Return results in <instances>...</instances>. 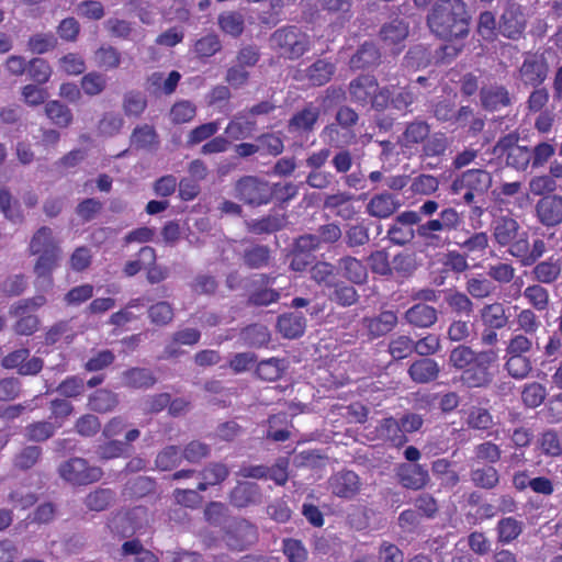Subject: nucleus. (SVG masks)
Listing matches in <instances>:
<instances>
[{
	"label": "nucleus",
	"mask_w": 562,
	"mask_h": 562,
	"mask_svg": "<svg viewBox=\"0 0 562 562\" xmlns=\"http://www.w3.org/2000/svg\"><path fill=\"white\" fill-rule=\"evenodd\" d=\"M27 251L30 256L36 257L33 266L35 289L50 291L54 286L53 273L63 258V250L54 231L48 226L36 229L30 239Z\"/></svg>",
	"instance_id": "1"
},
{
	"label": "nucleus",
	"mask_w": 562,
	"mask_h": 562,
	"mask_svg": "<svg viewBox=\"0 0 562 562\" xmlns=\"http://www.w3.org/2000/svg\"><path fill=\"white\" fill-rule=\"evenodd\" d=\"M430 31L443 40L464 38L469 34L470 14L463 0H436L428 15Z\"/></svg>",
	"instance_id": "2"
},
{
	"label": "nucleus",
	"mask_w": 562,
	"mask_h": 562,
	"mask_svg": "<svg viewBox=\"0 0 562 562\" xmlns=\"http://www.w3.org/2000/svg\"><path fill=\"white\" fill-rule=\"evenodd\" d=\"M397 145L403 153L420 150L419 157L426 159L445 155L449 139L442 133L431 134L430 124L417 117L404 124L403 132L397 137Z\"/></svg>",
	"instance_id": "3"
},
{
	"label": "nucleus",
	"mask_w": 562,
	"mask_h": 562,
	"mask_svg": "<svg viewBox=\"0 0 562 562\" xmlns=\"http://www.w3.org/2000/svg\"><path fill=\"white\" fill-rule=\"evenodd\" d=\"M419 94L417 87L413 83L405 87H397L391 83L379 90L378 94L373 98L372 109L384 111L391 106L400 112L412 113V105L418 100Z\"/></svg>",
	"instance_id": "4"
},
{
	"label": "nucleus",
	"mask_w": 562,
	"mask_h": 562,
	"mask_svg": "<svg viewBox=\"0 0 562 562\" xmlns=\"http://www.w3.org/2000/svg\"><path fill=\"white\" fill-rule=\"evenodd\" d=\"M236 200L251 207L267 205L273 198L271 184L258 176H243L233 184Z\"/></svg>",
	"instance_id": "5"
},
{
	"label": "nucleus",
	"mask_w": 562,
	"mask_h": 562,
	"mask_svg": "<svg viewBox=\"0 0 562 562\" xmlns=\"http://www.w3.org/2000/svg\"><path fill=\"white\" fill-rule=\"evenodd\" d=\"M462 224L460 213L453 207L441 210L438 217L430 218L424 223H419L416 232L427 246H440L443 239L439 235L441 232H451L459 228Z\"/></svg>",
	"instance_id": "6"
},
{
	"label": "nucleus",
	"mask_w": 562,
	"mask_h": 562,
	"mask_svg": "<svg viewBox=\"0 0 562 562\" xmlns=\"http://www.w3.org/2000/svg\"><path fill=\"white\" fill-rule=\"evenodd\" d=\"M258 539V528L245 518H234L222 530L225 547L234 552L248 550L257 543Z\"/></svg>",
	"instance_id": "7"
},
{
	"label": "nucleus",
	"mask_w": 562,
	"mask_h": 562,
	"mask_svg": "<svg viewBox=\"0 0 562 562\" xmlns=\"http://www.w3.org/2000/svg\"><path fill=\"white\" fill-rule=\"evenodd\" d=\"M271 43L281 56L289 59L301 57L311 45L310 36L295 26L277 30L271 35Z\"/></svg>",
	"instance_id": "8"
},
{
	"label": "nucleus",
	"mask_w": 562,
	"mask_h": 562,
	"mask_svg": "<svg viewBox=\"0 0 562 562\" xmlns=\"http://www.w3.org/2000/svg\"><path fill=\"white\" fill-rule=\"evenodd\" d=\"M498 360L495 350H481L474 360L461 373V381L468 387H486L493 380L491 367Z\"/></svg>",
	"instance_id": "9"
},
{
	"label": "nucleus",
	"mask_w": 562,
	"mask_h": 562,
	"mask_svg": "<svg viewBox=\"0 0 562 562\" xmlns=\"http://www.w3.org/2000/svg\"><path fill=\"white\" fill-rule=\"evenodd\" d=\"M58 473L65 481L76 485L98 482L103 475L101 468L90 465L86 459L79 457L63 462L58 468Z\"/></svg>",
	"instance_id": "10"
},
{
	"label": "nucleus",
	"mask_w": 562,
	"mask_h": 562,
	"mask_svg": "<svg viewBox=\"0 0 562 562\" xmlns=\"http://www.w3.org/2000/svg\"><path fill=\"white\" fill-rule=\"evenodd\" d=\"M549 74V64L543 54H527L517 70V79L525 86L540 87Z\"/></svg>",
	"instance_id": "11"
},
{
	"label": "nucleus",
	"mask_w": 562,
	"mask_h": 562,
	"mask_svg": "<svg viewBox=\"0 0 562 562\" xmlns=\"http://www.w3.org/2000/svg\"><path fill=\"white\" fill-rule=\"evenodd\" d=\"M420 223V217L415 211H405L398 214L387 229L391 243L398 246L409 244L417 235L414 225Z\"/></svg>",
	"instance_id": "12"
},
{
	"label": "nucleus",
	"mask_w": 562,
	"mask_h": 562,
	"mask_svg": "<svg viewBox=\"0 0 562 562\" xmlns=\"http://www.w3.org/2000/svg\"><path fill=\"white\" fill-rule=\"evenodd\" d=\"M327 485L333 495L342 499L355 498L362 488L361 479L351 470L335 472L328 479Z\"/></svg>",
	"instance_id": "13"
},
{
	"label": "nucleus",
	"mask_w": 562,
	"mask_h": 562,
	"mask_svg": "<svg viewBox=\"0 0 562 562\" xmlns=\"http://www.w3.org/2000/svg\"><path fill=\"white\" fill-rule=\"evenodd\" d=\"M526 26V20L521 12L520 5L516 2H509L498 23L499 32L508 38H518Z\"/></svg>",
	"instance_id": "14"
},
{
	"label": "nucleus",
	"mask_w": 562,
	"mask_h": 562,
	"mask_svg": "<svg viewBox=\"0 0 562 562\" xmlns=\"http://www.w3.org/2000/svg\"><path fill=\"white\" fill-rule=\"evenodd\" d=\"M396 476L405 488L417 491L424 488L430 481L428 470L419 463H402L396 469Z\"/></svg>",
	"instance_id": "15"
},
{
	"label": "nucleus",
	"mask_w": 562,
	"mask_h": 562,
	"mask_svg": "<svg viewBox=\"0 0 562 562\" xmlns=\"http://www.w3.org/2000/svg\"><path fill=\"white\" fill-rule=\"evenodd\" d=\"M380 89L375 77L370 75L358 76L348 87L351 101L360 105H367L369 102L372 104Z\"/></svg>",
	"instance_id": "16"
},
{
	"label": "nucleus",
	"mask_w": 562,
	"mask_h": 562,
	"mask_svg": "<svg viewBox=\"0 0 562 562\" xmlns=\"http://www.w3.org/2000/svg\"><path fill=\"white\" fill-rule=\"evenodd\" d=\"M538 221L547 226L553 227L562 222V195H547L536 204Z\"/></svg>",
	"instance_id": "17"
},
{
	"label": "nucleus",
	"mask_w": 562,
	"mask_h": 562,
	"mask_svg": "<svg viewBox=\"0 0 562 562\" xmlns=\"http://www.w3.org/2000/svg\"><path fill=\"white\" fill-rule=\"evenodd\" d=\"M491 231L495 244L499 247H506L522 232L520 224L509 214L494 217Z\"/></svg>",
	"instance_id": "18"
},
{
	"label": "nucleus",
	"mask_w": 562,
	"mask_h": 562,
	"mask_svg": "<svg viewBox=\"0 0 562 562\" xmlns=\"http://www.w3.org/2000/svg\"><path fill=\"white\" fill-rule=\"evenodd\" d=\"M404 321L414 328L427 329L438 321V311L425 303H416L404 313Z\"/></svg>",
	"instance_id": "19"
},
{
	"label": "nucleus",
	"mask_w": 562,
	"mask_h": 562,
	"mask_svg": "<svg viewBox=\"0 0 562 562\" xmlns=\"http://www.w3.org/2000/svg\"><path fill=\"white\" fill-rule=\"evenodd\" d=\"M480 319L486 328L503 329L509 323L508 308L502 302L484 304L479 311Z\"/></svg>",
	"instance_id": "20"
},
{
	"label": "nucleus",
	"mask_w": 562,
	"mask_h": 562,
	"mask_svg": "<svg viewBox=\"0 0 562 562\" xmlns=\"http://www.w3.org/2000/svg\"><path fill=\"white\" fill-rule=\"evenodd\" d=\"M401 207L400 200L389 192L373 195L367 204V213L376 218H387Z\"/></svg>",
	"instance_id": "21"
},
{
	"label": "nucleus",
	"mask_w": 562,
	"mask_h": 562,
	"mask_svg": "<svg viewBox=\"0 0 562 562\" xmlns=\"http://www.w3.org/2000/svg\"><path fill=\"white\" fill-rule=\"evenodd\" d=\"M321 111L318 106L308 103L302 110L297 111L289 121L288 128L291 133H310L314 130Z\"/></svg>",
	"instance_id": "22"
},
{
	"label": "nucleus",
	"mask_w": 562,
	"mask_h": 562,
	"mask_svg": "<svg viewBox=\"0 0 562 562\" xmlns=\"http://www.w3.org/2000/svg\"><path fill=\"white\" fill-rule=\"evenodd\" d=\"M231 503L238 508L261 503V490L257 483L239 482L231 492Z\"/></svg>",
	"instance_id": "23"
},
{
	"label": "nucleus",
	"mask_w": 562,
	"mask_h": 562,
	"mask_svg": "<svg viewBox=\"0 0 562 562\" xmlns=\"http://www.w3.org/2000/svg\"><path fill=\"white\" fill-rule=\"evenodd\" d=\"M337 267L342 277L352 284H364L368 281L369 273L363 262L353 256H344L338 259Z\"/></svg>",
	"instance_id": "24"
},
{
	"label": "nucleus",
	"mask_w": 562,
	"mask_h": 562,
	"mask_svg": "<svg viewBox=\"0 0 562 562\" xmlns=\"http://www.w3.org/2000/svg\"><path fill=\"white\" fill-rule=\"evenodd\" d=\"M351 200L352 194L345 191H338L336 193L326 195L324 200V207L333 210L336 216L345 221H350L357 214V210L351 203Z\"/></svg>",
	"instance_id": "25"
},
{
	"label": "nucleus",
	"mask_w": 562,
	"mask_h": 562,
	"mask_svg": "<svg viewBox=\"0 0 562 562\" xmlns=\"http://www.w3.org/2000/svg\"><path fill=\"white\" fill-rule=\"evenodd\" d=\"M440 372L438 362L431 358H422L414 361L407 373L409 378L418 384H426L435 381Z\"/></svg>",
	"instance_id": "26"
},
{
	"label": "nucleus",
	"mask_w": 562,
	"mask_h": 562,
	"mask_svg": "<svg viewBox=\"0 0 562 562\" xmlns=\"http://www.w3.org/2000/svg\"><path fill=\"white\" fill-rule=\"evenodd\" d=\"M459 182L462 187L483 194L492 186V176L488 171L483 169H470L461 175L459 181L453 182L452 189L454 191L458 190Z\"/></svg>",
	"instance_id": "27"
},
{
	"label": "nucleus",
	"mask_w": 562,
	"mask_h": 562,
	"mask_svg": "<svg viewBox=\"0 0 562 562\" xmlns=\"http://www.w3.org/2000/svg\"><path fill=\"white\" fill-rule=\"evenodd\" d=\"M480 100L481 105L487 111H498L510 104L509 92L504 86L483 87Z\"/></svg>",
	"instance_id": "28"
},
{
	"label": "nucleus",
	"mask_w": 562,
	"mask_h": 562,
	"mask_svg": "<svg viewBox=\"0 0 562 562\" xmlns=\"http://www.w3.org/2000/svg\"><path fill=\"white\" fill-rule=\"evenodd\" d=\"M335 70L336 66L333 63L326 59H317L301 71L300 79H307L311 85L319 87L330 80Z\"/></svg>",
	"instance_id": "29"
},
{
	"label": "nucleus",
	"mask_w": 562,
	"mask_h": 562,
	"mask_svg": "<svg viewBox=\"0 0 562 562\" xmlns=\"http://www.w3.org/2000/svg\"><path fill=\"white\" fill-rule=\"evenodd\" d=\"M306 328V318L302 313H285L278 317V329L289 339L301 337Z\"/></svg>",
	"instance_id": "30"
},
{
	"label": "nucleus",
	"mask_w": 562,
	"mask_h": 562,
	"mask_svg": "<svg viewBox=\"0 0 562 562\" xmlns=\"http://www.w3.org/2000/svg\"><path fill=\"white\" fill-rule=\"evenodd\" d=\"M255 119H250L243 110L234 115L225 128V134L235 140L250 136L256 130Z\"/></svg>",
	"instance_id": "31"
},
{
	"label": "nucleus",
	"mask_w": 562,
	"mask_h": 562,
	"mask_svg": "<svg viewBox=\"0 0 562 562\" xmlns=\"http://www.w3.org/2000/svg\"><path fill=\"white\" fill-rule=\"evenodd\" d=\"M562 272V262L560 259L550 257L547 260L535 263L531 270L532 278L544 284H551L555 282Z\"/></svg>",
	"instance_id": "32"
},
{
	"label": "nucleus",
	"mask_w": 562,
	"mask_h": 562,
	"mask_svg": "<svg viewBox=\"0 0 562 562\" xmlns=\"http://www.w3.org/2000/svg\"><path fill=\"white\" fill-rule=\"evenodd\" d=\"M92 59L98 68L114 70L122 64V53L112 45L103 44L93 53Z\"/></svg>",
	"instance_id": "33"
},
{
	"label": "nucleus",
	"mask_w": 562,
	"mask_h": 562,
	"mask_svg": "<svg viewBox=\"0 0 562 562\" xmlns=\"http://www.w3.org/2000/svg\"><path fill=\"white\" fill-rule=\"evenodd\" d=\"M381 54L376 46L371 42L362 44L350 58L352 69H364L379 64Z\"/></svg>",
	"instance_id": "34"
},
{
	"label": "nucleus",
	"mask_w": 562,
	"mask_h": 562,
	"mask_svg": "<svg viewBox=\"0 0 562 562\" xmlns=\"http://www.w3.org/2000/svg\"><path fill=\"white\" fill-rule=\"evenodd\" d=\"M408 35V24L395 19L384 24L380 30V37L385 46L392 47L402 43Z\"/></svg>",
	"instance_id": "35"
},
{
	"label": "nucleus",
	"mask_w": 562,
	"mask_h": 562,
	"mask_svg": "<svg viewBox=\"0 0 562 562\" xmlns=\"http://www.w3.org/2000/svg\"><path fill=\"white\" fill-rule=\"evenodd\" d=\"M286 361L279 358H270L258 362L256 367V376L262 381H277L286 370Z\"/></svg>",
	"instance_id": "36"
},
{
	"label": "nucleus",
	"mask_w": 562,
	"mask_h": 562,
	"mask_svg": "<svg viewBox=\"0 0 562 562\" xmlns=\"http://www.w3.org/2000/svg\"><path fill=\"white\" fill-rule=\"evenodd\" d=\"M378 431L382 438L394 447H402L408 441L406 435H403L398 419L394 417L382 419L378 427Z\"/></svg>",
	"instance_id": "37"
},
{
	"label": "nucleus",
	"mask_w": 562,
	"mask_h": 562,
	"mask_svg": "<svg viewBox=\"0 0 562 562\" xmlns=\"http://www.w3.org/2000/svg\"><path fill=\"white\" fill-rule=\"evenodd\" d=\"M156 381L151 371L145 368H132L122 373V383L127 387H150Z\"/></svg>",
	"instance_id": "38"
},
{
	"label": "nucleus",
	"mask_w": 562,
	"mask_h": 562,
	"mask_svg": "<svg viewBox=\"0 0 562 562\" xmlns=\"http://www.w3.org/2000/svg\"><path fill=\"white\" fill-rule=\"evenodd\" d=\"M397 315L393 311L381 312L376 317L367 319L371 336L381 337L390 333L397 324Z\"/></svg>",
	"instance_id": "39"
},
{
	"label": "nucleus",
	"mask_w": 562,
	"mask_h": 562,
	"mask_svg": "<svg viewBox=\"0 0 562 562\" xmlns=\"http://www.w3.org/2000/svg\"><path fill=\"white\" fill-rule=\"evenodd\" d=\"M450 311L457 316L471 317L474 313V303L471 297L460 291H452L445 296Z\"/></svg>",
	"instance_id": "40"
},
{
	"label": "nucleus",
	"mask_w": 562,
	"mask_h": 562,
	"mask_svg": "<svg viewBox=\"0 0 562 562\" xmlns=\"http://www.w3.org/2000/svg\"><path fill=\"white\" fill-rule=\"evenodd\" d=\"M285 217L280 214H269L262 218L252 220L247 223L248 231L261 235L270 234L282 229L285 226Z\"/></svg>",
	"instance_id": "41"
},
{
	"label": "nucleus",
	"mask_w": 562,
	"mask_h": 562,
	"mask_svg": "<svg viewBox=\"0 0 562 562\" xmlns=\"http://www.w3.org/2000/svg\"><path fill=\"white\" fill-rule=\"evenodd\" d=\"M331 291L328 294L330 301L335 302L339 306H351L359 300L357 290L341 280H337L330 288Z\"/></svg>",
	"instance_id": "42"
},
{
	"label": "nucleus",
	"mask_w": 562,
	"mask_h": 562,
	"mask_svg": "<svg viewBox=\"0 0 562 562\" xmlns=\"http://www.w3.org/2000/svg\"><path fill=\"white\" fill-rule=\"evenodd\" d=\"M119 405V395L110 390H97L89 397V406L101 414L112 412Z\"/></svg>",
	"instance_id": "43"
},
{
	"label": "nucleus",
	"mask_w": 562,
	"mask_h": 562,
	"mask_svg": "<svg viewBox=\"0 0 562 562\" xmlns=\"http://www.w3.org/2000/svg\"><path fill=\"white\" fill-rule=\"evenodd\" d=\"M504 369L515 380L526 379L532 371V362L528 356H512L505 353Z\"/></svg>",
	"instance_id": "44"
},
{
	"label": "nucleus",
	"mask_w": 562,
	"mask_h": 562,
	"mask_svg": "<svg viewBox=\"0 0 562 562\" xmlns=\"http://www.w3.org/2000/svg\"><path fill=\"white\" fill-rule=\"evenodd\" d=\"M321 136L328 145L336 148H344L347 145L352 144L356 138L355 133L348 131L341 132L340 126L336 123L326 125L323 128Z\"/></svg>",
	"instance_id": "45"
},
{
	"label": "nucleus",
	"mask_w": 562,
	"mask_h": 562,
	"mask_svg": "<svg viewBox=\"0 0 562 562\" xmlns=\"http://www.w3.org/2000/svg\"><path fill=\"white\" fill-rule=\"evenodd\" d=\"M271 250L267 245H255L244 250L243 261L250 269H260L269 265Z\"/></svg>",
	"instance_id": "46"
},
{
	"label": "nucleus",
	"mask_w": 562,
	"mask_h": 562,
	"mask_svg": "<svg viewBox=\"0 0 562 562\" xmlns=\"http://www.w3.org/2000/svg\"><path fill=\"white\" fill-rule=\"evenodd\" d=\"M103 26L110 37L122 40V41H133L135 35V30L133 23L119 18H109L104 21Z\"/></svg>",
	"instance_id": "47"
},
{
	"label": "nucleus",
	"mask_w": 562,
	"mask_h": 562,
	"mask_svg": "<svg viewBox=\"0 0 562 562\" xmlns=\"http://www.w3.org/2000/svg\"><path fill=\"white\" fill-rule=\"evenodd\" d=\"M0 210L4 217L14 224H20L24 221V214L19 201L14 200L7 189H0Z\"/></svg>",
	"instance_id": "48"
},
{
	"label": "nucleus",
	"mask_w": 562,
	"mask_h": 562,
	"mask_svg": "<svg viewBox=\"0 0 562 562\" xmlns=\"http://www.w3.org/2000/svg\"><path fill=\"white\" fill-rule=\"evenodd\" d=\"M147 315L151 324L165 327L173 321L175 310L169 302L159 301L148 307Z\"/></svg>",
	"instance_id": "49"
},
{
	"label": "nucleus",
	"mask_w": 562,
	"mask_h": 562,
	"mask_svg": "<svg viewBox=\"0 0 562 562\" xmlns=\"http://www.w3.org/2000/svg\"><path fill=\"white\" fill-rule=\"evenodd\" d=\"M529 244V235L522 231L506 246L508 254L516 258L521 267H530Z\"/></svg>",
	"instance_id": "50"
},
{
	"label": "nucleus",
	"mask_w": 562,
	"mask_h": 562,
	"mask_svg": "<svg viewBox=\"0 0 562 562\" xmlns=\"http://www.w3.org/2000/svg\"><path fill=\"white\" fill-rule=\"evenodd\" d=\"M522 295L530 304V306H532V310L542 312L549 307V291L539 283L528 285L524 290Z\"/></svg>",
	"instance_id": "51"
},
{
	"label": "nucleus",
	"mask_w": 562,
	"mask_h": 562,
	"mask_svg": "<svg viewBox=\"0 0 562 562\" xmlns=\"http://www.w3.org/2000/svg\"><path fill=\"white\" fill-rule=\"evenodd\" d=\"M533 335L526 333H514L508 339L505 348L506 355L527 356L533 348Z\"/></svg>",
	"instance_id": "52"
},
{
	"label": "nucleus",
	"mask_w": 562,
	"mask_h": 562,
	"mask_svg": "<svg viewBox=\"0 0 562 562\" xmlns=\"http://www.w3.org/2000/svg\"><path fill=\"white\" fill-rule=\"evenodd\" d=\"M45 114L59 127H67L72 122L71 110L57 100L49 101L45 104Z\"/></svg>",
	"instance_id": "53"
},
{
	"label": "nucleus",
	"mask_w": 562,
	"mask_h": 562,
	"mask_svg": "<svg viewBox=\"0 0 562 562\" xmlns=\"http://www.w3.org/2000/svg\"><path fill=\"white\" fill-rule=\"evenodd\" d=\"M336 267L326 261H318L312 266L310 270L311 279L318 285H324L328 289L333 286L338 278L336 274Z\"/></svg>",
	"instance_id": "54"
},
{
	"label": "nucleus",
	"mask_w": 562,
	"mask_h": 562,
	"mask_svg": "<svg viewBox=\"0 0 562 562\" xmlns=\"http://www.w3.org/2000/svg\"><path fill=\"white\" fill-rule=\"evenodd\" d=\"M471 482L485 490H492L499 483L498 471L493 467L473 469L470 472Z\"/></svg>",
	"instance_id": "55"
},
{
	"label": "nucleus",
	"mask_w": 562,
	"mask_h": 562,
	"mask_svg": "<svg viewBox=\"0 0 562 562\" xmlns=\"http://www.w3.org/2000/svg\"><path fill=\"white\" fill-rule=\"evenodd\" d=\"M95 453L101 461L124 458L130 454L127 443L116 439L100 443L97 447Z\"/></svg>",
	"instance_id": "56"
},
{
	"label": "nucleus",
	"mask_w": 562,
	"mask_h": 562,
	"mask_svg": "<svg viewBox=\"0 0 562 562\" xmlns=\"http://www.w3.org/2000/svg\"><path fill=\"white\" fill-rule=\"evenodd\" d=\"M182 461L181 449L178 446H167L158 452L155 465L160 471H171Z\"/></svg>",
	"instance_id": "57"
},
{
	"label": "nucleus",
	"mask_w": 562,
	"mask_h": 562,
	"mask_svg": "<svg viewBox=\"0 0 562 562\" xmlns=\"http://www.w3.org/2000/svg\"><path fill=\"white\" fill-rule=\"evenodd\" d=\"M114 501V491L111 488H98L86 496L85 504L90 510L101 512L110 507Z\"/></svg>",
	"instance_id": "58"
},
{
	"label": "nucleus",
	"mask_w": 562,
	"mask_h": 562,
	"mask_svg": "<svg viewBox=\"0 0 562 562\" xmlns=\"http://www.w3.org/2000/svg\"><path fill=\"white\" fill-rule=\"evenodd\" d=\"M547 395L544 385L539 382H531L524 385L521 401L526 407L537 408L544 402Z\"/></svg>",
	"instance_id": "59"
},
{
	"label": "nucleus",
	"mask_w": 562,
	"mask_h": 562,
	"mask_svg": "<svg viewBox=\"0 0 562 562\" xmlns=\"http://www.w3.org/2000/svg\"><path fill=\"white\" fill-rule=\"evenodd\" d=\"M465 291L470 297L483 300L494 293L495 285L486 278L471 277L465 282Z\"/></svg>",
	"instance_id": "60"
},
{
	"label": "nucleus",
	"mask_w": 562,
	"mask_h": 562,
	"mask_svg": "<svg viewBox=\"0 0 562 562\" xmlns=\"http://www.w3.org/2000/svg\"><path fill=\"white\" fill-rule=\"evenodd\" d=\"M132 144L142 149H148L158 144V135L151 125L137 126L131 136Z\"/></svg>",
	"instance_id": "61"
},
{
	"label": "nucleus",
	"mask_w": 562,
	"mask_h": 562,
	"mask_svg": "<svg viewBox=\"0 0 562 562\" xmlns=\"http://www.w3.org/2000/svg\"><path fill=\"white\" fill-rule=\"evenodd\" d=\"M56 427L49 422H35L24 428V437L29 441L42 442L52 438Z\"/></svg>",
	"instance_id": "62"
},
{
	"label": "nucleus",
	"mask_w": 562,
	"mask_h": 562,
	"mask_svg": "<svg viewBox=\"0 0 562 562\" xmlns=\"http://www.w3.org/2000/svg\"><path fill=\"white\" fill-rule=\"evenodd\" d=\"M477 352L471 347L459 345L453 348L449 355V363L459 370H465L474 360L477 359Z\"/></svg>",
	"instance_id": "63"
},
{
	"label": "nucleus",
	"mask_w": 562,
	"mask_h": 562,
	"mask_svg": "<svg viewBox=\"0 0 562 562\" xmlns=\"http://www.w3.org/2000/svg\"><path fill=\"white\" fill-rule=\"evenodd\" d=\"M123 555H134L132 562H159L158 558L143 548L139 540H130L122 544Z\"/></svg>",
	"instance_id": "64"
}]
</instances>
